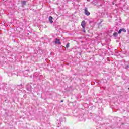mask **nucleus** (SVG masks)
<instances>
[{
    "mask_svg": "<svg viewBox=\"0 0 129 129\" xmlns=\"http://www.w3.org/2000/svg\"><path fill=\"white\" fill-rule=\"evenodd\" d=\"M49 22L52 24V23H53V17L52 16H50L49 17Z\"/></svg>",
    "mask_w": 129,
    "mask_h": 129,
    "instance_id": "nucleus-5",
    "label": "nucleus"
},
{
    "mask_svg": "<svg viewBox=\"0 0 129 129\" xmlns=\"http://www.w3.org/2000/svg\"><path fill=\"white\" fill-rule=\"evenodd\" d=\"M81 26L83 29H85V26H86V23H85V21H82L81 23Z\"/></svg>",
    "mask_w": 129,
    "mask_h": 129,
    "instance_id": "nucleus-1",
    "label": "nucleus"
},
{
    "mask_svg": "<svg viewBox=\"0 0 129 129\" xmlns=\"http://www.w3.org/2000/svg\"><path fill=\"white\" fill-rule=\"evenodd\" d=\"M21 4L23 6H26V1H21Z\"/></svg>",
    "mask_w": 129,
    "mask_h": 129,
    "instance_id": "nucleus-6",
    "label": "nucleus"
},
{
    "mask_svg": "<svg viewBox=\"0 0 129 129\" xmlns=\"http://www.w3.org/2000/svg\"><path fill=\"white\" fill-rule=\"evenodd\" d=\"M85 14L87 16H89V15H90V13H89V12H88L87 8H85Z\"/></svg>",
    "mask_w": 129,
    "mask_h": 129,
    "instance_id": "nucleus-4",
    "label": "nucleus"
},
{
    "mask_svg": "<svg viewBox=\"0 0 129 129\" xmlns=\"http://www.w3.org/2000/svg\"><path fill=\"white\" fill-rule=\"evenodd\" d=\"M121 32H124V33H125L126 32V30H125L124 28H121L119 30L118 34H121Z\"/></svg>",
    "mask_w": 129,
    "mask_h": 129,
    "instance_id": "nucleus-2",
    "label": "nucleus"
},
{
    "mask_svg": "<svg viewBox=\"0 0 129 129\" xmlns=\"http://www.w3.org/2000/svg\"><path fill=\"white\" fill-rule=\"evenodd\" d=\"M55 44H58V45H61V42H60V40L56 38L54 41Z\"/></svg>",
    "mask_w": 129,
    "mask_h": 129,
    "instance_id": "nucleus-3",
    "label": "nucleus"
},
{
    "mask_svg": "<svg viewBox=\"0 0 129 129\" xmlns=\"http://www.w3.org/2000/svg\"><path fill=\"white\" fill-rule=\"evenodd\" d=\"M60 102H63V100H61V101H60Z\"/></svg>",
    "mask_w": 129,
    "mask_h": 129,
    "instance_id": "nucleus-10",
    "label": "nucleus"
},
{
    "mask_svg": "<svg viewBox=\"0 0 129 129\" xmlns=\"http://www.w3.org/2000/svg\"><path fill=\"white\" fill-rule=\"evenodd\" d=\"M83 32H84V33H85V28L83 29Z\"/></svg>",
    "mask_w": 129,
    "mask_h": 129,
    "instance_id": "nucleus-9",
    "label": "nucleus"
},
{
    "mask_svg": "<svg viewBox=\"0 0 129 129\" xmlns=\"http://www.w3.org/2000/svg\"><path fill=\"white\" fill-rule=\"evenodd\" d=\"M118 35V34L117 33V32H115L113 33L114 37H117Z\"/></svg>",
    "mask_w": 129,
    "mask_h": 129,
    "instance_id": "nucleus-7",
    "label": "nucleus"
},
{
    "mask_svg": "<svg viewBox=\"0 0 129 129\" xmlns=\"http://www.w3.org/2000/svg\"><path fill=\"white\" fill-rule=\"evenodd\" d=\"M69 46H70V44L69 43L67 44V45H66L67 49H68V48H69Z\"/></svg>",
    "mask_w": 129,
    "mask_h": 129,
    "instance_id": "nucleus-8",
    "label": "nucleus"
}]
</instances>
